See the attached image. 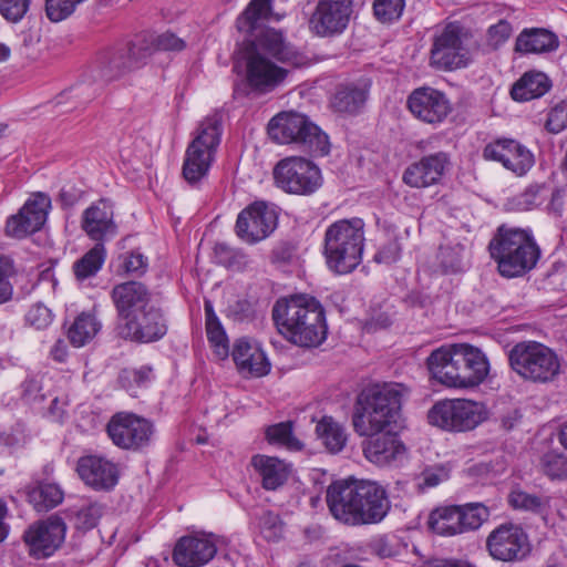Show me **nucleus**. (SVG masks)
<instances>
[{
	"label": "nucleus",
	"instance_id": "1",
	"mask_svg": "<svg viewBox=\"0 0 567 567\" xmlns=\"http://www.w3.org/2000/svg\"><path fill=\"white\" fill-rule=\"evenodd\" d=\"M270 14L271 0H251L235 23L245 38L241 55L247 85L260 94L281 85L289 73L274 60L293 66H301L306 62V56L286 41L281 31L264 28Z\"/></svg>",
	"mask_w": 567,
	"mask_h": 567
},
{
	"label": "nucleus",
	"instance_id": "2",
	"mask_svg": "<svg viewBox=\"0 0 567 567\" xmlns=\"http://www.w3.org/2000/svg\"><path fill=\"white\" fill-rule=\"evenodd\" d=\"M326 503L331 516L349 527L380 524L391 511L382 484L354 477L333 481L327 487Z\"/></svg>",
	"mask_w": 567,
	"mask_h": 567
},
{
	"label": "nucleus",
	"instance_id": "3",
	"mask_svg": "<svg viewBox=\"0 0 567 567\" xmlns=\"http://www.w3.org/2000/svg\"><path fill=\"white\" fill-rule=\"evenodd\" d=\"M271 317L278 331L299 347L315 348L327 339L326 312L315 297L299 293L279 298Z\"/></svg>",
	"mask_w": 567,
	"mask_h": 567
},
{
	"label": "nucleus",
	"instance_id": "4",
	"mask_svg": "<svg viewBox=\"0 0 567 567\" xmlns=\"http://www.w3.org/2000/svg\"><path fill=\"white\" fill-rule=\"evenodd\" d=\"M426 367L433 379L456 389L480 385L489 371L483 351L467 343L442 346L433 350L426 359Z\"/></svg>",
	"mask_w": 567,
	"mask_h": 567
},
{
	"label": "nucleus",
	"instance_id": "5",
	"mask_svg": "<svg viewBox=\"0 0 567 567\" xmlns=\"http://www.w3.org/2000/svg\"><path fill=\"white\" fill-rule=\"evenodd\" d=\"M402 404L401 391L392 384L372 385L357 396L352 424L360 436H373L392 430Z\"/></svg>",
	"mask_w": 567,
	"mask_h": 567
},
{
	"label": "nucleus",
	"instance_id": "6",
	"mask_svg": "<svg viewBox=\"0 0 567 567\" xmlns=\"http://www.w3.org/2000/svg\"><path fill=\"white\" fill-rule=\"evenodd\" d=\"M491 257L505 279L519 278L535 268L540 249L532 233L501 226L488 244Z\"/></svg>",
	"mask_w": 567,
	"mask_h": 567
},
{
	"label": "nucleus",
	"instance_id": "7",
	"mask_svg": "<svg viewBox=\"0 0 567 567\" xmlns=\"http://www.w3.org/2000/svg\"><path fill=\"white\" fill-rule=\"evenodd\" d=\"M364 240L361 218L340 219L328 226L323 254L329 269L339 275L354 270L361 262Z\"/></svg>",
	"mask_w": 567,
	"mask_h": 567
},
{
	"label": "nucleus",
	"instance_id": "8",
	"mask_svg": "<svg viewBox=\"0 0 567 567\" xmlns=\"http://www.w3.org/2000/svg\"><path fill=\"white\" fill-rule=\"evenodd\" d=\"M267 130L269 137L278 144L295 145L315 156L330 152L328 135L305 114L281 112L269 121Z\"/></svg>",
	"mask_w": 567,
	"mask_h": 567
},
{
	"label": "nucleus",
	"instance_id": "9",
	"mask_svg": "<svg viewBox=\"0 0 567 567\" xmlns=\"http://www.w3.org/2000/svg\"><path fill=\"white\" fill-rule=\"evenodd\" d=\"M509 368L523 380L546 384L561 372L558 354L548 346L533 341H519L507 351Z\"/></svg>",
	"mask_w": 567,
	"mask_h": 567
},
{
	"label": "nucleus",
	"instance_id": "10",
	"mask_svg": "<svg viewBox=\"0 0 567 567\" xmlns=\"http://www.w3.org/2000/svg\"><path fill=\"white\" fill-rule=\"evenodd\" d=\"M221 133L220 113L215 112L200 122L195 137L186 148L183 162L182 174L189 185H197L208 175L220 144Z\"/></svg>",
	"mask_w": 567,
	"mask_h": 567
},
{
	"label": "nucleus",
	"instance_id": "11",
	"mask_svg": "<svg viewBox=\"0 0 567 567\" xmlns=\"http://www.w3.org/2000/svg\"><path fill=\"white\" fill-rule=\"evenodd\" d=\"M475 49L477 41L472 30L458 21L450 22L433 38L430 64L440 71L467 68Z\"/></svg>",
	"mask_w": 567,
	"mask_h": 567
},
{
	"label": "nucleus",
	"instance_id": "12",
	"mask_svg": "<svg viewBox=\"0 0 567 567\" xmlns=\"http://www.w3.org/2000/svg\"><path fill=\"white\" fill-rule=\"evenodd\" d=\"M272 174L276 186L291 195L310 196L323 184L320 167L302 156L280 159L274 167Z\"/></svg>",
	"mask_w": 567,
	"mask_h": 567
},
{
	"label": "nucleus",
	"instance_id": "13",
	"mask_svg": "<svg viewBox=\"0 0 567 567\" xmlns=\"http://www.w3.org/2000/svg\"><path fill=\"white\" fill-rule=\"evenodd\" d=\"M112 443L126 451L140 452L147 449L155 433L153 422L132 412H117L106 424Z\"/></svg>",
	"mask_w": 567,
	"mask_h": 567
},
{
	"label": "nucleus",
	"instance_id": "14",
	"mask_svg": "<svg viewBox=\"0 0 567 567\" xmlns=\"http://www.w3.org/2000/svg\"><path fill=\"white\" fill-rule=\"evenodd\" d=\"M430 424L447 432H467L475 429L483 420L482 405L465 400H442L436 402L427 413Z\"/></svg>",
	"mask_w": 567,
	"mask_h": 567
},
{
	"label": "nucleus",
	"instance_id": "15",
	"mask_svg": "<svg viewBox=\"0 0 567 567\" xmlns=\"http://www.w3.org/2000/svg\"><path fill=\"white\" fill-rule=\"evenodd\" d=\"M485 548L494 560L502 563L523 561L530 554L528 534L514 523L496 526L487 535Z\"/></svg>",
	"mask_w": 567,
	"mask_h": 567
},
{
	"label": "nucleus",
	"instance_id": "16",
	"mask_svg": "<svg viewBox=\"0 0 567 567\" xmlns=\"http://www.w3.org/2000/svg\"><path fill=\"white\" fill-rule=\"evenodd\" d=\"M353 12V0H318L308 20L309 30L319 38L342 34Z\"/></svg>",
	"mask_w": 567,
	"mask_h": 567
},
{
	"label": "nucleus",
	"instance_id": "17",
	"mask_svg": "<svg viewBox=\"0 0 567 567\" xmlns=\"http://www.w3.org/2000/svg\"><path fill=\"white\" fill-rule=\"evenodd\" d=\"M406 107L413 117L431 125L442 124L453 111L446 93L429 85L412 90Z\"/></svg>",
	"mask_w": 567,
	"mask_h": 567
},
{
	"label": "nucleus",
	"instance_id": "18",
	"mask_svg": "<svg viewBox=\"0 0 567 567\" xmlns=\"http://www.w3.org/2000/svg\"><path fill=\"white\" fill-rule=\"evenodd\" d=\"M276 210L266 202L257 200L244 208L237 216L235 233L247 244L266 239L277 227Z\"/></svg>",
	"mask_w": 567,
	"mask_h": 567
},
{
	"label": "nucleus",
	"instance_id": "19",
	"mask_svg": "<svg viewBox=\"0 0 567 567\" xmlns=\"http://www.w3.org/2000/svg\"><path fill=\"white\" fill-rule=\"evenodd\" d=\"M117 330L125 340L151 343L161 340L167 333V320L162 309L153 303L118 324Z\"/></svg>",
	"mask_w": 567,
	"mask_h": 567
},
{
	"label": "nucleus",
	"instance_id": "20",
	"mask_svg": "<svg viewBox=\"0 0 567 567\" xmlns=\"http://www.w3.org/2000/svg\"><path fill=\"white\" fill-rule=\"evenodd\" d=\"M51 208V198L45 193H35L6 223L4 233L8 237L24 238L42 228Z\"/></svg>",
	"mask_w": 567,
	"mask_h": 567
},
{
	"label": "nucleus",
	"instance_id": "21",
	"mask_svg": "<svg viewBox=\"0 0 567 567\" xmlns=\"http://www.w3.org/2000/svg\"><path fill=\"white\" fill-rule=\"evenodd\" d=\"M65 530L63 519L58 516L31 525L23 535L29 554L37 559L50 557L64 542Z\"/></svg>",
	"mask_w": 567,
	"mask_h": 567
},
{
	"label": "nucleus",
	"instance_id": "22",
	"mask_svg": "<svg viewBox=\"0 0 567 567\" xmlns=\"http://www.w3.org/2000/svg\"><path fill=\"white\" fill-rule=\"evenodd\" d=\"M482 156L486 161L501 163L517 176H523L534 165V155L530 151L513 138H496L487 143Z\"/></svg>",
	"mask_w": 567,
	"mask_h": 567
},
{
	"label": "nucleus",
	"instance_id": "23",
	"mask_svg": "<svg viewBox=\"0 0 567 567\" xmlns=\"http://www.w3.org/2000/svg\"><path fill=\"white\" fill-rule=\"evenodd\" d=\"M450 165L451 158L446 152L424 155L404 169L402 181L413 188H426L439 184Z\"/></svg>",
	"mask_w": 567,
	"mask_h": 567
},
{
	"label": "nucleus",
	"instance_id": "24",
	"mask_svg": "<svg viewBox=\"0 0 567 567\" xmlns=\"http://www.w3.org/2000/svg\"><path fill=\"white\" fill-rule=\"evenodd\" d=\"M81 228L96 244L113 239L118 227L114 220V206L107 199L92 203L81 216Z\"/></svg>",
	"mask_w": 567,
	"mask_h": 567
},
{
	"label": "nucleus",
	"instance_id": "25",
	"mask_svg": "<svg viewBox=\"0 0 567 567\" xmlns=\"http://www.w3.org/2000/svg\"><path fill=\"white\" fill-rule=\"evenodd\" d=\"M80 478L94 491H111L118 483L120 470L116 463L102 455H84L78 460Z\"/></svg>",
	"mask_w": 567,
	"mask_h": 567
},
{
	"label": "nucleus",
	"instance_id": "26",
	"mask_svg": "<svg viewBox=\"0 0 567 567\" xmlns=\"http://www.w3.org/2000/svg\"><path fill=\"white\" fill-rule=\"evenodd\" d=\"M229 354L238 372L246 378H260L270 372V362L261 346L248 337L236 339Z\"/></svg>",
	"mask_w": 567,
	"mask_h": 567
},
{
	"label": "nucleus",
	"instance_id": "27",
	"mask_svg": "<svg viewBox=\"0 0 567 567\" xmlns=\"http://www.w3.org/2000/svg\"><path fill=\"white\" fill-rule=\"evenodd\" d=\"M362 443V451L365 458L378 465L386 466L402 460L406 449L396 432L386 430Z\"/></svg>",
	"mask_w": 567,
	"mask_h": 567
},
{
	"label": "nucleus",
	"instance_id": "28",
	"mask_svg": "<svg viewBox=\"0 0 567 567\" xmlns=\"http://www.w3.org/2000/svg\"><path fill=\"white\" fill-rule=\"evenodd\" d=\"M371 85V79L365 76L339 84L330 101L332 110L340 114H359L369 99Z\"/></svg>",
	"mask_w": 567,
	"mask_h": 567
},
{
	"label": "nucleus",
	"instance_id": "29",
	"mask_svg": "<svg viewBox=\"0 0 567 567\" xmlns=\"http://www.w3.org/2000/svg\"><path fill=\"white\" fill-rule=\"evenodd\" d=\"M217 553L216 544L208 538L184 536L175 545L173 560L181 567H200Z\"/></svg>",
	"mask_w": 567,
	"mask_h": 567
},
{
	"label": "nucleus",
	"instance_id": "30",
	"mask_svg": "<svg viewBox=\"0 0 567 567\" xmlns=\"http://www.w3.org/2000/svg\"><path fill=\"white\" fill-rule=\"evenodd\" d=\"M112 299L123 322L155 303L146 286H114Z\"/></svg>",
	"mask_w": 567,
	"mask_h": 567
},
{
	"label": "nucleus",
	"instance_id": "31",
	"mask_svg": "<svg viewBox=\"0 0 567 567\" xmlns=\"http://www.w3.org/2000/svg\"><path fill=\"white\" fill-rule=\"evenodd\" d=\"M250 464L266 491H277L291 474V465L275 456L257 454L251 457Z\"/></svg>",
	"mask_w": 567,
	"mask_h": 567
},
{
	"label": "nucleus",
	"instance_id": "32",
	"mask_svg": "<svg viewBox=\"0 0 567 567\" xmlns=\"http://www.w3.org/2000/svg\"><path fill=\"white\" fill-rule=\"evenodd\" d=\"M559 41L557 35L546 29H524L515 42V51L520 53H545L555 51Z\"/></svg>",
	"mask_w": 567,
	"mask_h": 567
},
{
	"label": "nucleus",
	"instance_id": "33",
	"mask_svg": "<svg viewBox=\"0 0 567 567\" xmlns=\"http://www.w3.org/2000/svg\"><path fill=\"white\" fill-rule=\"evenodd\" d=\"M550 87L551 81L545 73L529 71L513 84L511 96L517 102H526L543 96Z\"/></svg>",
	"mask_w": 567,
	"mask_h": 567
},
{
	"label": "nucleus",
	"instance_id": "34",
	"mask_svg": "<svg viewBox=\"0 0 567 567\" xmlns=\"http://www.w3.org/2000/svg\"><path fill=\"white\" fill-rule=\"evenodd\" d=\"M99 76L104 81H114L132 72L125 52L120 43L102 51L96 59Z\"/></svg>",
	"mask_w": 567,
	"mask_h": 567
},
{
	"label": "nucleus",
	"instance_id": "35",
	"mask_svg": "<svg viewBox=\"0 0 567 567\" xmlns=\"http://www.w3.org/2000/svg\"><path fill=\"white\" fill-rule=\"evenodd\" d=\"M204 310L207 340L218 359L225 360L229 357V340L227 333L214 310L212 301L205 300Z\"/></svg>",
	"mask_w": 567,
	"mask_h": 567
},
{
	"label": "nucleus",
	"instance_id": "36",
	"mask_svg": "<svg viewBox=\"0 0 567 567\" xmlns=\"http://www.w3.org/2000/svg\"><path fill=\"white\" fill-rule=\"evenodd\" d=\"M457 513L458 505L434 508L427 518L429 529L440 536H455L462 534Z\"/></svg>",
	"mask_w": 567,
	"mask_h": 567
},
{
	"label": "nucleus",
	"instance_id": "37",
	"mask_svg": "<svg viewBox=\"0 0 567 567\" xmlns=\"http://www.w3.org/2000/svg\"><path fill=\"white\" fill-rule=\"evenodd\" d=\"M101 329V322L93 313L81 312L66 331L70 343L80 348L91 342Z\"/></svg>",
	"mask_w": 567,
	"mask_h": 567
},
{
	"label": "nucleus",
	"instance_id": "38",
	"mask_svg": "<svg viewBox=\"0 0 567 567\" xmlns=\"http://www.w3.org/2000/svg\"><path fill=\"white\" fill-rule=\"evenodd\" d=\"M133 71L143 68L154 54L152 33L143 32L133 40L120 43Z\"/></svg>",
	"mask_w": 567,
	"mask_h": 567
},
{
	"label": "nucleus",
	"instance_id": "39",
	"mask_svg": "<svg viewBox=\"0 0 567 567\" xmlns=\"http://www.w3.org/2000/svg\"><path fill=\"white\" fill-rule=\"evenodd\" d=\"M316 434L324 447L332 454L341 452L348 440L344 427L331 416H323L317 423Z\"/></svg>",
	"mask_w": 567,
	"mask_h": 567
},
{
	"label": "nucleus",
	"instance_id": "40",
	"mask_svg": "<svg viewBox=\"0 0 567 567\" xmlns=\"http://www.w3.org/2000/svg\"><path fill=\"white\" fill-rule=\"evenodd\" d=\"M489 509L483 503L458 505V522L462 534L478 529L488 518Z\"/></svg>",
	"mask_w": 567,
	"mask_h": 567
},
{
	"label": "nucleus",
	"instance_id": "41",
	"mask_svg": "<svg viewBox=\"0 0 567 567\" xmlns=\"http://www.w3.org/2000/svg\"><path fill=\"white\" fill-rule=\"evenodd\" d=\"M213 259L216 264L231 271H241L248 264L247 255L226 243H216L213 249Z\"/></svg>",
	"mask_w": 567,
	"mask_h": 567
},
{
	"label": "nucleus",
	"instance_id": "42",
	"mask_svg": "<svg viewBox=\"0 0 567 567\" xmlns=\"http://www.w3.org/2000/svg\"><path fill=\"white\" fill-rule=\"evenodd\" d=\"M106 250L103 244H95L80 260L74 264V274L78 280L94 276L104 264Z\"/></svg>",
	"mask_w": 567,
	"mask_h": 567
},
{
	"label": "nucleus",
	"instance_id": "43",
	"mask_svg": "<svg viewBox=\"0 0 567 567\" xmlns=\"http://www.w3.org/2000/svg\"><path fill=\"white\" fill-rule=\"evenodd\" d=\"M271 262L276 268L290 267L296 271L297 280H307V274L301 259L297 255L295 246L282 244L272 250Z\"/></svg>",
	"mask_w": 567,
	"mask_h": 567
},
{
	"label": "nucleus",
	"instance_id": "44",
	"mask_svg": "<svg viewBox=\"0 0 567 567\" xmlns=\"http://www.w3.org/2000/svg\"><path fill=\"white\" fill-rule=\"evenodd\" d=\"M63 491L53 483L40 484L30 494V501L39 512H47L54 508L63 501Z\"/></svg>",
	"mask_w": 567,
	"mask_h": 567
},
{
	"label": "nucleus",
	"instance_id": "45",
	"mask_svg": "<svg viewBox=\"0 0 567 567\" xmlns=\"http://www.w3.org/2000/svg\"><path fill=\"white\" fill-rule=\"evenodd\" d=\"M266 437L270 444H277L288 450L299 451L302 443L293 435L292 422H281L268 426Z\"/></svg>",
	"mask_w": 567,
	"mask_h": 567
},
{
	"label": "nucleus",
	"instance_id": "46",
	"mask_svg": "<svg viewBox=\"0 0 567 567\" xmlns=\"http://www.w3.org/2000/svg\"><path fill=\"white\" fill-rule=\"evenodd\" d=\"M116 262V274L132 278L142 277L148 267L147 258L138 251L122 254Z\"/></svg>",
	"mask_w": 567,
	"mask_h": 567
},
{
	"label": "nucleus",
	"instance_id": "47",
	"mask_svg": "<svg viewBox=\"0 0 567 567\" xmlns=\"http://www.w3.org/2000/svg\"><path fill=\"white\" fill-rule=\"evenodd\" d=\"M153 379V368L151 365H142L137 369L121 370L117 380L123 389L132 391L135 388L147 386Z\"/></svg>",
	"mask_w": 567,
	"mask_h": 567
},
{
	"label": "nucleus",
	"instance_id": "48",
	"mask_svg": "<svg viewBox=\"0 0 567 567\" xmlns=\"http://www.w3.org/2000/svg\"><path fill=\"white\" fill-rule=\"evenodd\" d=\"M543 472L550 478H567V456L558 451H548L540 458Z\"/></svg>",
	"mask_w": 567,
	"mask_h": 567
},
{
	"label": "nucleus",
	"instance_id": "49",
	"mask_svg": "<svg viewBox=\"0 0 567 567\" xmlns=\"http://www.w3.org/2000/svg\"><path fill=\"white\" fill-rule=\"evenodd\" d=\"M404 6V0H375L374 16L382 23H391L401 17Z\"/></svg>",
	"mask_w": 567,
	"mask_h": 567
},
{
	"label": "nucleus",
	"instance_id": "50",
	"mask_svg": "<svg viewBox=\"0 0 567 567\" xmlns=\"http://www.w3.org/2000/svg\"><path fill=\"white\" fill-rule=\"evenodd\" d=\"M449 477L450 468L445 465L429 466L421 472L416 486L419 492H425L447 481Z\"/></svg>",
	"mask_w": 567,
	"mask_h": 567
},
{
	"label": "nucleus",
	"instance_id": "51",
	"mask_svg": "<svg viewBox=\"0 0 567 567\" xmlns=\"http://www.w3.org/2000/svg\"><path fill=\"white\" fill-rule=\"evenodd\" d=\"M152 42L154 53L157 51L164 52H182L186 49V41L171 31H165L159 34L152 33Z\"/></svg>",
	"mask_w": 567,
	"mask_h": 567
},
{
	"label": "nucleus",
	"instance_id": "52",
	"mask_svg": "<svg viewBox=\"0 0 567 567\" xmlns=\"http://www.w3.org/2000/svg\"><path fill=\"white\" fill-rule=\"evenodd\" d=\"M513 33L512 24L505 20L501 19L497 23L492 24L486 32V44L492 50L499 49L507 40L511 38Z\"/></svg>",
	"mask_w": 567,
	"mask_h": 567
},
{
	"label": "nucleus",
	"instance_id": "53",
	"mask_svg": "<svg viewBox=\"0 0 567 567\" xmlns=\"http://www.w3.org/2000/svg\"><path fill=\"white\" fill-rule=\"evenodd\" d=\"M549 188L545 185H534L529 186L524 193L518 196V206L520 209L529 210L540 206L547 195Z\"/></svg>",
	"mask_w": 567,
	"mask_h": 567
},
{
	"label": "nucleus",
	"instance_id": "54",
	"mask_svg": "<svg viewBox=\"0 0 567 567\" xmlns=\"http://www.w3.org/2000/svg\"><path fill=\"white\" fill-rule=\"evenodd\" d=\"M508 503L515 509L530 511L535 513L539 512L543 506L540 497L520 489L511 492Z\"/></svg>",
	"mask_w": 567,
	"mask_h": 567
},
{
	"label": "nucleus",
	"instance_id": "55",
	"mask_svg": "<svg viewBox=\"0 0 567 567\" xmlns=\"http://www.w3.org/2000/svg\"><path fill=\"white\" fill-rule=\"evenodd\" d=\"M31 0H0L1 16L11 22H19L30 9Z\"/></svg>",
	"mask_w": 567,
	"mask_h": 567
},
{
	"label": "nucleus",
	"instance_id": "56",
	"mask_svg": "<svg viewBox=\"0 0 567 567\" xmlns=\"http://www.w3.org/2000/svg\"><path fill=\"white\" fill-rule=\"evenodd\" d=\"M545 127L548 132L558 134L567 127V100L559 102L548 113Z\"/></svg>",
	"mask_w": 567,
	"mask_h": 567
},
{
	"label": "nucleus",
	"instance_id": "57",
	"mask_svg": "<svg viewBox=\"0 0 567 567\" xmlns=\"http://www.w3.org/2000/svg\"><path fill=\"white\" fill-rule=\"evenodd\" d=\"M102 516V506L93 503L82 507L76 514V527L89 530L94 528Z\"/></svg>",
	"mask_w": 567,
	"mask_h": 567
},
{
	"label": "nucleus",
	"instance_id": "58",
	"mask_svg": "<svg viewBox=\"0 0 567 567\" xmlns=\"http://www.w3.org/2000/svg\"><path fill=\"white\" fill-rule=\"evenodd\" d=\"M27 322L38 330L48 328L53 320L51 310L41 302L30 308L25 316Z\"/></svg>",
	"mask_w": 567,
	"mask_h": 567
},
{
	"label": "nucleus",
	"instance_id": "59",
	"mask_svg": "<svg viewBox=\"0 0 567 567\" xmlns=\"http://www.w3.org/2000/svg\"><path fill=\"white\" fill-rule=\"evenodd\" d=\"M20 388L22 398L29 403L42 402L45 399L41 393V382L34 375H28Z\"/></svg>",
	"mask_w": 567,
	"mask_h": 567
},
{
	"label": "nucleus",
	"instance_id": "60",
	"mask_svg": "<svg viewBox=\"0 0 567 567\" xmlns=\"http://www.w3.org/2000/svg\"><path fill=\"white\" fill-rule=\"evenodd\" d=\"M401 256V246L396 240H390L384 244L378 252L374 255L373 259L378 264L391 265L400 259Z\"/></svg>",
	"mask_w": 567,
	"mask_h": 567
},
{
	"label": "nucleus",
	"instance_id": "61",
	"mask_svg": "<svg viewBox=\"0 0 567 567\" xmlns=\"http://www.w3.org/2000/svg\"><path fill=\"white\" fill-rule=\"evenodd\" d=\"M83 192L74 185H64L59 193L58 203L63 209L74 207L82 198Z\"/></svg>",
	"mask_w": 567,
	"mask_h": 567
},
{
	"label": "nucleus",
	"instance_id": "62",
	"mask_svg": "<svg viewBox=\"0 0 567 567\" xmlns=\"http://www.w3.org/2000/svg\"><path fill=\"white\" fill-rule=\"evenodd\" d=\"M227 309L236 320H245L254 313V305L246 297L237 298L228 305Z\"/></svg>",
	"mask_w": 567,
	"mask_h": 567
},
{
	"label": "nucleus",
	"instance_id": "63",
	"mask_svg": "<svg viewBox=\"0 0 567 567\" xmlns=\"http://www.w3.org/2000/svg\"><path fill=\"white\" fill-rule=\"evenodd\" d=\"M260 526L265 532H269L266 537H276L281 532V520L277 514L271 511H264L260 518Z\"/></svg>",
	"mask_w": 567,
	"mask_h": 567
},
{
	"label": "nucleus",
	"instance_id": "64",
	"mask_svg": "<svg viewBox=\"0 0 567 567\" xmlns=\"http://www.w3.org/2000/svg\"><path fill=\"white\" fill-rule=\"evenodd\" d=\"M403 301L410 307L423 308L431 302V297L423 287H414L404 296Z\"/></svg>",
	"mask_w": 567,
	"mask_h": 567
}]
</instances>
